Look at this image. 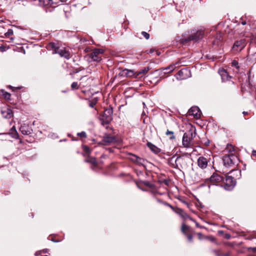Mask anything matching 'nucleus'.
Listing matches in <instances>:
<instances>
[{
  "label": "nucleus",
  "mask_w": 256,
  "mask_h": 256,
  "mask_svg": "<svg viewBox=\"0 0 256 256\" xmlns=\"http://www.w3.org/2000/svg\"><path fill=\"white\" fill-rule=\"evenodd\" d=\"M190 159L184 156H172L168 160L169 164L173 168L185 170L188 167Z\"/></svg>",
  "instance_id": "f257e3e1"
},
{
  "label": "nucleus",
  "mask_w": 256,
  "mask_h": 256,
  "mask_svg": "<svg viewBox=\"0 0 256 256\" xmlns=\"http://www.w3.org/2000/svg\"><path fill=\"white\" fill-rule=\"evenodd\" d=\"M196 136L194 130L190 129L188 132L184 133L182 136V144L185 148H190L192 146V141Z\"/></svg>",
  "instance_id": "f03ea898"
},
{
  "label": "nucleus",
  "mask_w": 256,
  "mask_h": 256,
  "mask_svg": "<svg viewBox=\"0 0 256 256\" xmlns=\"http://www.w3.org/2000/svg\"><path fill=\"white\" fill-rule=\"evenodd\" d=\"M50 46L54 48V54H58L60 56L66 59H69L71 56L70 52L64 47H55L54 43H50Z\"/></svg>",
  "instance_id": "7ed1b4c3"
},
{
  "label": "nucleus",
  "mask_w": 256,
  "mask_h": 256,
  "mask_svg": "<svg viewBox=\"0 0 256 256\" xmlns=\"http://www.w3.org/2000/svg\"><path fill=\"white\" fill-rule=\"evenodd\" d=\"M204 32L202 30H198L195 33H192L187 38H182L180 41L182 44H186L191 40L196 42L203 38Z\"/></svg>",
  "instance_id": "20e7f679"
},
{
  "label": "nucleus",
  "mask_w": 256,
  "mask_h": 256,
  "mask_svg": "<svg viewBox=\"0 0 256 256\" xmlns=\"http://www.w3.org/2000/svg\"><path fill=\"white\" fill-rule=\"evenodd\" d=\"M104 50L100 48L94 49L89 54L90 62H99L102 60Z\"/></svg>",
  "instance_id": "39448f33"
},
{
  "label": "nucleus",
  "mask_w": 256,
  "mask_h": 256,
  "mask_svg": "<svg viewBox=\"0 0 256 256\" xmlns=\"http://www.w3.org/2000/svg\"><path fill=\"white\" fill-rule=\"evenodd\" d=\"M116 142L117 140L115 136L106 134L104 136L102 140L99 144H100L104 146H110L112 144H114Z\"/></svg>",
  "instance_id": "423d86ee"
},
{
  "label": "nucleus",
  "mask_w": 256,
  "mask_h": 256,
  "mask_svg": "<svg viewBox=\"0 0 256 256\" xmlns=\"http://www.w3.org/2000/svg\"><path fill=\"white\" fill-rule=\"evenodd\" d=\"M222 182L224 188L228 190H232L236 185V180L231 176H226L223 178Z\"/></svg>",
  "instance_id": "0eeeda50"
},
{
  "label": "nucleus",
  "mask_w": 256,
  "mask_h": 256,
  "mask_svg": "<svg viewBox=\"0 0 256 256\" xmlns=\"http://www.w3.org/2000/svg\"><path fill=\"white\" fill-rule=\"evenodd\" d=\"M210 160V156L208 154L200 156L198 159V166L202 169H205L208 166V162Z\"/></svg>",
  "instance_id": "6e6552de"
},
{
  "label": "nucleus",
  "mask_w": 256,
  "mask_h": 256,
  "mask_svg": "<svg viewBox=\"0 0 256 256\" xmlns=\"http://www.w3.org/2000/svg\"><path fill=\"white\" fill-rule=\"evenodd\" d=\"M238 158L234 154H228L224 156L223 161L226 167H230L234 165Z\"/></svg>",
  "instance_id": "1a4fd4ad"
},
{
  "label": "nucleus",
  "mask_w": 256,
  "mask_h": 256,
  "mask_svg": "<svg viewBox=\"0 0 256 256\" xmlns=\"http://www.w3.org/2000/svg\"><path fill=\"white\" fill-rule=\"evenodd\" d=\"M112 108H108L104 110L102 118L104 123L108 124L112 120Z\"/></svg>",
  "instance_id": "9d476101"
},
{
  "label": "nucleus",
  "mask_w": 256,
  "mask_h": 256,
  "mask_svg": "<svg viewBox=\"0 0 256 256\" xmlns=\"http://www.w3.org/2000/svg\"><path fill=\"white\" fill-rule=\"evenodd\" d=\"M223 178L218 174L214 173L210 178V182L212 183L210 185H208L209 188L211 186H217V184L222 182Z\"/></svg>",
  "instance_id": "9b49d317"
},
{
  "label": "nucleus",
  "mask_w": 256,
  "mask_h": 256,
  "mask_svg": "<svg viewBox=\"0 0 256 256\" xmlns=\"http://www.w3.org/2000/svg\"><path fill=\"white\" fill-rule=\"evenodd\" d=\"M166 205L170 206L176 214H178L180 216V217L184 220H186L188 218H190V216L188 215L187 213H186L183 210L182 208H174L170 204H166Z\"/></svg>",
  "instance_id": "f8f14e48"
},
{
  "label": "nucleus",
  "mask_w": 256,
  "mask_h": 256,
  "mask_svg": "<svg viewBox=\"0 0 256 256\" xmlns=\"http://www.w3.org/2000/svg\"><path fill=\"white\" fill-rule=\"evenodd\" d=\"M246 44L245 39H240L234 42L232 48L236 52H240L246 46Z\"/></svg>",
  "instance_id": "ddd939ff"
},
{
  "label": "nucleus",
  "mask_w": 256,
  "mask_h": 256,
  "mask_svg": "<svg viewBox=\"0 0 256 256\" xmlns=\"http://www.w3.org/2000/svg\"><path fill=\"white\" fill-rule=\"evenodd\" d=\"M188 114L194 118H199L200 117V111L198 106H192L188 111Z\"/></svg>",
  "instance_id": "4468645a"
},
{
  "label": "nucleus",
  "mask_w": 256,
  "mask_h": 256,
  "mask_svg": "<svg viewBox=\"0 0 256 256\" xmlns=\"http://www.w3.org/2000/svg\"><path fill=\"white\" fill-rule=\"evenodd\" d=\"M131 156L130 159L134 162L140 166H144L145 162V160L141 158L134 154H130Z\"/></svg>",
  "instance_id": "2eb2a0df"
},
{
  "label": "nucleus",
  "mask_w": 256,
  "mask_h": 256,
  "mask_svg": "<svg viewBox=\"0 0 256 256\" xmlns=\"http://www.w3.org/2000/svg\"><path fill=\"white\" fill-rule=\"evenodd\" d=\"M56 1V0H39L40 5L53 8L56 6V4L55 3Z\"/></svg>",
  "instance_id": "dca6fc26"
},
{
  "label": "nucleus",
  "mask_w": 256,
  "mask_h": 256,
  "mask_svg": "<svg viewBox=\"0 0 256 256\" xmlns=\"http://www.w3.org/2000/svg\"><path fill=\"white\" fill-rule=\"evenodd\" d=\"M190 74V70L188 68H182L178 72V75L182 80L186 79Z\"/></svg>",
  "instance_id": "f3484780"
},
{
  "label": "nucleus",
  "mask_w": 256,
  "mask_h": 256,
  "mask_svg": "<svg viewBox=\"0 0 256 256\" xmlns=\"http://www.w3.org/2000/svg\"><path fill=\"white\" fill-rule=\"evenodd\" d=\"M1 112L2 116L6 118H10L13 116L12 110L8 108H3Z\"/></svg>",
  "instance_id": "a211bd4d"
},
{
  "label": "nucleus",
  "mask_w": 256,
  "mask_h": 256,
  "mask_svg": "<svg viewBox=\"0 0 256 256\" xmlns=\"http://www.w3.org/2000/svg\"><path fill=\"white\" fill-rule=\"evenodd\" d=\"M20 130L23 134L25 135H29L32 133V129L28 124H25L20 126Z\"/></svg>",
  "instance_id": "6ab92c4d"
},
{
  "label": "nucleus",
  "mask_w": 256,
  "mask_h": 256,
  "mask_svg": "<svg viewBox=\"0 0 256 256\" xmlns=\"http://www.w3.org/2000/svg\"><path fill=\"white\" fill-rule=\"evenodd\" d=\"M179 64H180L179 62H177L174 64H172L170 65L169 66L162 68V71L163 72L164 74H169V73L172 72L173 70H174L175 69V68L176 67V65Z\"/></svg>",
  "instance_id": "aec40b11"
},
{
  "label": "nucleus",
  "mask_w": 256,
  "mask_h": 256,
  "mask_svg": "<svg viewBox=\"0 0 256 256\" xmlns=\"http://www.w3.org/2000/svg\"><path fill=\"white\" fill-rule=\"evenodd\" d=\"M147 146L150 148V150L155 154H158L160 152V149L156 147L151 142H148L147 143Z\"/></svg>",
  "instance_id": "412c9836"
},
{
  "label": "nucleus",
  "mask_w": 256,
  "mask_h": 256,
  "mask_svg": "<svg viewBox=\"0 0 256 256\" xmlns=\"http://www.w3.org/2000/svg\"><path fill=\"white\" fill-rule=\"evenodd\" d=\"M221 76L222 81L228 80L231 78V76L228 74V72L226 70L222 71Z\"/></svg>",
  "instance_id": "4be33fe9"
},
{
  "label": "nucleus",
  "mask_w": 256,
  "mask_h": 256,
  "mask_svg": "<svg viewBox=\"0 0 256 256\" xmlns=\"http://www.w3.org/2000/svg\"><path fill=\"white\" fill-rule=\"evenodd\" d=\"M149 70V68L148 67L144 68L136 72V75L140 76H142L145 75Z\"/></svg>",
  "instance_id": "5701e85b"
},
{
  "label": "nucleus",
  "mask_w": 256,
  "mask_h": 256,
  "mask_svg": "<svg viewBox=\"0 0 256 256\" xmlns=\"http://www.w3.org/2000/svg\"><path fill=\"white\" fill-rule=\"evenodd\" d=\"M166 134L168 136H169V138L170 140H174L175 138V136H174V132L172 131H170V130H168L167 132H166Z\"/></svg>",
  "instance_id": "b1692460"
},
{
  "label": "nucleus",
  "mask_w": 256,
  "mask_h": 256,
  "mask_svg": "<svg viewBox=\"0 0 256 256\" xmlns=\"http://www.w3.org/2000/svg\"><path fill=\"white\" fill-rule=\"evenodd\" d=\"M232 66L235 67L237 70L239 68L238 62L236 60H233L232 62Z\"/></svg>",
  "instance_id": "393cba45"
},
{
  "label": "nucleus",
  "mask_w": 256,
  "mask_h": 256,
  "mask_svg": "<svg viewBox=\"0 0 256 256\" xmlns=\"http://www.w3.org/2000/svg\"><path fill=\"white\" fill-rule=\"evenodd\" d=\"M188 226H186L184 224H182V231L184 234H186V230H188Z\"/></svg>",
  "instance_id": "a878e982"
},
{
  "label": "nucleus",
  "mask_w": 256,
  "mask_h": 256,
  "mask_svg": "<svg viewBox=\"0 0 256 256\" xmlns=\"http://www.w3.org/2000/svg\"><path fill=\"white\" fill-rule=\"evenodd\" d=\"M71 88L72 90L78 89V86L77 82H73L71 85Z\"/></svg>",
  "instance_id": "bb28decb"
},
{
  "label": "nucleus",
  "mask_w": 256,
  "mask_h": 256,
  "mask_svg": "<svg viewBox=\"0 0 256 256\" xmlns=\"http://www.w3.org/2000/svg\"><path fill=\"white\" fill-rule=\"evenodd\" d=\"M226 150L230 152L234 151V148L231 144H228Z\"/></svg>",
  "instance_id": "cd10ccee"
},
{
  "label": "nucleus",
  "mask_w": 256,
  "mask_h": 256,
  "mask_svg": "<svg viewBox=\"0 0 256 256\" xmlns=\"http://www.w3.org/2000/svg\"><path fill=\"white\" fill-rule=\"evenodd\" d=\"M142 34L146 40H148L150 38V34L146 32H142Z\"/></svg>",
  "instance_id": "c85d7f7f"
},
{
  "label": "nucleus",
  "mask_w": 256,
  "mask_h": 256,
  "mask_svg": "<svg viewBox=\"0 0 256 256\" xmlns=\"http://www.w3.org/2000/svg\"><path fill=\"white\" fill-rule=\"evenodd\" d=\"M78 136H80L81 138H86V134L84 132H80L78 133Z\"/></svg>",
  "instance_id": "c756f323"
},
{
  "label": "nucleus",
  "mask_w": 256,
  "mask_h": 256,
  "mask_svg": "<svg viewBox=\"0 0 256 256\" xmlns=\"http://www.w3.org/2000/svg\"><path fill=\"white\" fill-rule=\"evenodd\" d=\"M212 252L215 254L216 256H222V254L220 253V250H214Z\"/></svg>",
  "instance_id": "7c9ffc66"
},
{
  "label": "nucleus",
  "mask_w": 256,
  "mask_h": 256,
  "mask_svg": "<svg viewBox=\"0 0 256 256\" xmlns=\"http://www.w3.org/2000/svg\"><path fill=\"white\" fill-rule=\"evenodd\" d=\"M5 34L6 36H12L13 34V30L11 29H9Z\"/></svg>",
  "instance_id": "2f4dec72"
},
{
  "label": "nucleus",
  "mask_w": 256,
  "mask_h": 256,
  "mask_svg": "<svg viewBox=\"0 0 256 256\" xmlns=\"http://www.w3.org/2000/svg\"><path fill=\"white\" fill-rule=\"evenodd\" d=\"M4 96L6 99H10V94L8 92H5L4 94Z\"/></svg>",
  "instance_id": "473e14b6"
},
{
  "label": "nucleus",
  "mask_w": 256,
  "mask_h": 256,
  "mask_svg": "<svg viewBox=\"0 0 256 256\" xmlns=\"http://www.w3.org/2000/svg\"><path fill=\"white\" fill-rule=\"evenodd\" d=\"M85 162H90L91 164H95L96 162V160L94 158H92L90 160H85Z\"/></svg>",
  "instance_id": "72a5a7b5"
},
{
  "label": "nucleus",
  "mask_w": 256,
  "mask_h": 256,
  "mask_svg": "<svg viewBox=\"0 0 256 256\" xmlns=\"http://www.w3.org/2000/svg\"><path fill=\"white\" fill-rule=\"evenodd\" d=\"M84 150L85 152H87V153H89L90 152V148L88 146H84Z\"/></svg>",
  "instance_id": "f704fd0d"
},
{
  "label": "nucleus",
  "mask_w": 256,
  "mask_h": 256,
  "mask_svg": "<svg viewBox=\"0 0 256 256\" xmlns=\"http://www.w3.org/2000/svg\"><path fill=\"white\" fill-rule=\"evenodd\" d=\"M56 0V2H55V3H56V6H57L58 4H60V2H66L67 0Z\"/></svg>",
  "instance_id": "c9c22d12"
},
{
  "label": "nucleus",
  "mask_w": 256,
  "mask_h": 256,
  "mask_svg": "<svg viewBox=\"0 0 256 256\" xmlns=\"http://www.w3.org/2000/svg\"><path fill=\"white\" fill-rule=\"evenodd\" d=\"M6 48L4 46H0V50L1 52H4L6 51Z\"/></svg>",
  "instance_id": "e433bc0d"
},
{
  "label": "nucleus",
  "mask_w": 256,
  "mask_h": 256,
  "mask_svg": "<svg viewBox=\"0 0 256 256\" xmlns=\"http://www.w3.org/2000/svg\"><path fill=\"white\" fill-rule=\"evenodd\" d=\"M187 238H188V240L190 241V242H192V235L190 234H188V236H187Z\"/></svg>",
  "instance_id": "4c0bfd02"
},
{
  "label": "nucleus",
  "mask_w": 256,
  "mask_h": 256,
  "mask_svg": "<svg viewBox=\"0 0 256 256\" xmlns=\"http://www.w3.org/2000/svg\"><path fill=\"white\" fill-rule=\"evenodd\" d=\"M249 250H251L253 252H256V246L254 248H250Z\"/></svg>",
  "instance_id": "58836bf2"
},
{
  "label": "nucleus",
  "mask_w": 256,
  "mask_h": 256,
  "mask_svg": "<svg viewBox=\"0 0 256 256\" xmlns=\"http://www.w3.org/2000/svg\"><path fill=\"white\" fill-rule=\"evenodd\" d=\"M95 105V103L93 102H90L89 104L91 108H94Z\"/></svg>",
  "instance_id": "ea45409f"
},
{
  "label": "nucleus",
  "mask_w": 256,
  "mask_h": 256,
  "mask_svg": "<svg viewBox=\"0 0 256 256\" xmlns=\"http://www.w3.org/2000/svg\"><path fill=\"white\" fill-rule=\"evenodd\" d=\"M230 252H228L227 253L222 254V256H230Z\"/></svg>",
  "instance_id": "a19ab883"
},
{
  "label": "nucleus",
  "mask_w": 256,
  "mask_h": 256,
  "mask_svg": "<svg viewBox=\"0 0 256 256\" xmlns=\"http://www.w3.org/2000/svg\"><path fill=\"white\" fill-rule=\"evenodd\" d=\"M252 155L254 156H256V150H253L252 151Z\"/></svg>",
  "instance_id": "79ce46f5"
},
{
  "label": "nucleus",
  "mask_w": 256,
  "mask_h": 256,
  "mask_svg": "<svg viewBox=\"0 0 256 256\" xmlns=\"http://www.w3.org/2000/svg\"><path fill=\"white\" fill-rule=\"evenodd\" d=\"M242 114H244V115H246L248 114V112H242Z\"/></svg>",
  "instance_id": "37998d69"
},
{
  "label": "nucleus",
  "mask_w": 256,
  "mask_h": 256,
  "mask_svg": "<svg viewBox=\"0 0 256 256\" xmlns=\"http://www.w3.org/2000/svg\"><path fill=\"white\" fill-rule=\"evenodd\" d=\"M242 25H245L246 24V22L244 21L242 22Z\"/></svg>",
  "instance_id": "c03bdc74"
},
{
  "label": "nucleus",
  "mask_w": 256,
  "mask_h": 256,
  "mask_svg": "<svg viewBox=\"0 0 256 256\" xmlns=\"http://www.w3.org/2000/svg\"><path fill=\"white\" fill-rule=\"evenodd\" d=\"M42 252H43L44 253H46V252H47V250H42Z\"/></svg>",
  "instance_id": "a18cd8bd"
},
{
  "label": "nucleus",
  "mask_w": 256,
  "mask_h": 256,
  "mask_svg": "<svg viewBox=\"0 0 256 256\" xmlns=\"http://www.w3.org/2000/svg\"><path fill=\"white\" fill-rule=\"evenodd\" d=\"M182 202H184V204H188V203H187L186 202H185V201H182Z\"/></svg>",
  "instance_id": "49530a36"
},
{
  "label": "nucleus",
  "mask_w": 256,
  "mask_h": 256,
  "mask_svg": "<svg viewBox=\"0 0 256 256\" xmlns=\"http://www.w3.org/2000/svg\"><path fill=\"white\" fill-rule=\"evenodd\" d=\"M153 51H154L153 50H150V52H151V53H152V52H153Z\"/></svg>",
  "instance_id": "de8ad7c7"
},
{
  "label": "nucleus",
  "mask_w": 256,
  "mask_h": 256,
  "mask_svg": "<svg viewBox=\"0 0 256 256\" xmlns=\"http://www.w3.org/2000/svg\"><path fill=\"white\" fill-rule=\"evenodd\" d=\"M10 40H14V38H10Z\"/></svg>",
  "instance_id": "09e8293b"
}]
</instances>
